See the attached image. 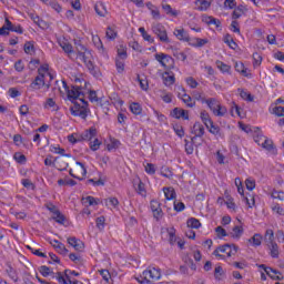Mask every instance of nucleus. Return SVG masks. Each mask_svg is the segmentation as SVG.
<instances>
[{"label": "nucleus", "instance_id": "obj_23", "mask_svg": "<svg viewBox=\"0 0 284 284\" xmlns=\"http://www.w3.org/2000/svg\"><path fill=\"white\" fill-rule=\"evenodd\" d=\"M263 242V235L255 233L251 239H248V243L253 245V247H260Z\"/></svg>", "mask_w": 284, "mask_h": 284}, {"label": "nucleus", "instance_id": "obj_11", "mask_svg": "<svg viewBox=\"0 0 284 284\" xmlns=\"http://www.w3.org/2000/svg\"><path fill=\"white\" fill-rule=\"evenodd\" d=\"M171 116L173 119H183L184 121H187L190 119V113L186 110H184V109L174 108L171 111Z\"/></svg>", "mask_w": 284, "mask_h": 284}, {"label": "nucleus", "instance_id": "obj_9", "mask_svg": "<svg viewBox=\"0 0 284 284\" xmlns=\"http://www.w3.org/2000/svg\"><path fill=\"white\" fill-rule=\"evenodd\" d=\"M192 134H194V136L191 138V141H196V139L205 134V126H203L201 122H195L192 129Z\"/></svg>", "mask_w": 284, "mask_h": 284}, {"label": "nucleus", "instance_id": "obj_22", "mask_svg": "<svg viewBox=\"0 0 284 284\" xmlns=\"http://www.w3.org/2000/svg\"><path fill=\"white\" fill-rule=\"evenodd\" d=\"M163 192L166 201H174V199H176V191H174V187H163Z\"/></svg>", "mask_w": 284, "mask_h": 284}, {"label": "nucleus", "instance_id": "obj_21", "mask_svg": "<svg viewBox=\"0 0 284 284\" xmlns=\"http://www.w3.org/2000/svg\"><path fill=\"white\" fill-rule=\"evenodd\" d=\"M94 10L99 17H105V14H108V9L103 2H97Z\"/></svg>", "mask_w": 284, "mask_h": 284}, {"label": "nucleus", "instance_id": "obj_6", "mask_svg": "<svg viewBox=\"0 0 284 284\" xmlns=\"http://www.w3.org/2000/svg\"><path fill=\"white\" fill-rule=\"evenodd\" d=\"M153 34L158 37L159 41L161 43H170V37H168V29H165V26L161 23H153L151 28Z\"/></svg>", "mask_w": 284, "mask_h": 284}, {"label": "nucleus", "instance_id": "obj_42", "mask_svg": "<svg viewBox=\"0 0 284 284\" xmlns=\"http://www.w3.org/2000/svg\"><path fill=\"white\" fill-rule=\"evenodd\" d=\"M185 141V152L186 154H194V143H196V140L192 141H187V140H184Z\"/></svg>", "mask_w": 284, "mask_h": 284}, {"label": "nucleus", "instance_id": "obj_63", "mask_svg": "<svg viewBox=\"0 0 284 284\" xmlns=\"http://www.w3.org/2000/svg\"><path fill=\"white\" fill-rule=\"evenodd\" d=\"M106 38L111 39V40L116 39V31H114V29H112V27L106 28Z\"/></svg>", "mask_w": 284, "mask_h": 284}, {"label": "nucleus", "instance_id": "obj_33", "mask_svg": "<svg viewBox=\"0 0 284 284\" xmlns=\"http://www.w3.org/2000/svg\"><path fill=\"white\" fill-rule=\"evenodd\" d=\"M115 68L119 72V74H122V72L125 71V60L121 58H115Z\"/></svg>", "mask_w": 284, "mask_h": 284}, {"label": "nucleus", "instance_id": "obj_34", "mask_svg": "<svg viewBox=\"0 0 284 284\" xmlns=\"http://www.w3.org/2000/svg\"><path fill=\"white\" fill-rule=\"evenodd\" d=\"M258 267H260V270H264V272H265V274H267V276H271V273L281 275V272L278 270L266 266L265 264H260Z\"/></svg>", "mask_w": 284, "mask_h": 284}, {"label": "nucleus", "instance_id": "obj_12", "mask_svg": "<svg viewBox=\"0 0 284 284\" xmlns=\"http://www.w3.org/2000/svg\"><path fill=\"white\" fill-rule=\"evenodd\" d=\"M173 34L179 41H183L184 43H190L191 41L190 33L185 29H175Z\"/></svg>", "mask_w": 284, "mask_h": 284}, {"label": "nucleus", "instance_id": "obj_43", "mask_svg": "<svg viewBox=\"0 0 284 284\" xmlns=\"http://www.w3.org/2000/svg\"><path fill=\"white\" fill-rule=\"evenodd\" d=\"M44 207H45L51 214H53V216H54V214H57V213L60 212V211H59V207H57V205H54V203H52V202H47V203L44 204Z\"/></svg>", "mask_w": 284, "mask_h": 284}, {"label": "nucleus", "instance_id": "obj_16", "mask_svg": "<svg viewBox=\"0 0 284 284\" xmlns=\"http://www.w3.org/2000/svg\"><path fill=\"white\" fill-rule=\"evenodd\" d=\"M155 59L163 68H168V63L172 61V57L165 53H156Z\"/></svg>", "mask_w": 284, "mask_h": 284}, {"label": "nucleus", "instance_id": "obj_32", "mask_svg": "<svg viewBox=\"0 0 284 284\" xmlns=\"http://www.w3.org/2000/svg\"><path fill=\"white\" fill-rule=\"evenodd\" d=\"M271 251L272 258H278V244L276 242H272L267 244Z\"/></svg>", "mask_w": 284, "mask_h": 284}, {"label": "nucleus", "instance_id": "obj_58", "mask_svg": "<svg viewBox=\"0 0 284 284\" xmlns=\"http://www.w3.org/2000/svg\"><path fill=\"white\" fill-rule=\"evenodd\" d=\"M129 48H132L135 52H143V47L134 40L129 42Z\"/></svg>", "mask_w": 284, "mask_h": 284}, {"label": "nucleus", "instance_id": "obj_4", "mask_svg": "<svg viewBox=\"0 0 284 284\" xmlns=\"http://www.w3.org/2000/svg\"><path fill=\"white\" fill-rule=\"evenodd\" d=\"M239 252V246L235 244H224L222 246H219L214 252L213 256H216L217 258H225L226 256H234Z\"/></svg>", "mask_w": 284, "mask_h": 284}, {"label": "nucleus", "instance_id": "obj_59", "mask_svg": "<svg viewBox=\"0 0 284 284\" xmlns=\"http://www.w3.org/2000/svg\"><path fill=\"white\" fill-rule=\"evenodd\" d=\"M262 61H263V58L261 57V54H258V52L253 53V65H254V68L261 65Z\"/></svg>", "mask_w": 284, "mask_h": 284}, {"label": "nucleus", "instance_id": "obj_29", "mask_svg": "<svg viewBox=\"0 0 284 284\" xmlns=\"http://www.w3.org/2000/svg\"><path fill=\"white\" fill-rule=\"evenodd\" d=\"M54 163H58L60 165V168L58 169L60 172H64V170H68V162L65 161V159L61 158V156H57L54 158Z\"/></svg>", "mask_w": 284, "mask_h": 284}, {"label": "nucleus", "instance_id": "obj_1", "mask_svg": "<svg viewBox=\"0 0 284 284\" xmlns=\"http://www.w3.org/2000/svg\"><path fill=\"white\" fill-rule=\"evenodd\" d=\"M161 280V268L149 267L136 278L140 284H152V281Z\"/></svg>", "mask_w": 284, "mask_h": 284}, {"label": "nucleus", "instance_id": "obj_27", "mask_svg": "<svg viewBox=\"0 0 284 284\" xmlns=\"http://www.w3.org/2000/svg\"><path fill=\"white\" fill-rule=\"evenodd\" d=\"M223 41L229 45V48H231V50H236V48H239V44L234 42V38H232L230 33L224 37Z\"/></svg>", "mask_w": 284, "mask_h": 284}, {"label": "nucleus", "instance_id": "obj_47", "mask_svg": "<svg viewBox=\"0 0 284 284\" xmlns=\"http://www.w3.org/2000/svg\"><path fill=\"white\" fill-rule=\"evenodd\" d=\"M50 65L49 64H42L38 69V75L43 77L45 79V74L49 73Z\"/></svg>", "mask_w": 284, "mask_h": 284}, {"label": "nucleus", "instance_id": "obj_60", "mask_svg": "<svg viewBox=\"0 0 284 284\" xmlns=\"http://www.w3.org/2000/svg\"><path fill=\"white\" fill-rule=\"evenodd\" d=\"M173 205H174L175 212H183V210H185V203H183V202L175 200Z\"/></svg>", "mask_w": 284, "mask_h": 284}, {"label": "nucleus", "instance_id": "obj_26", "mask_svg": "<svg viewBox=\"0 0 284 284\" xmlns=\"http://www.w3.org/2000/svg\"><path fill=\"white\" fill-rule=\"evenodd\" d=\"M200 119L202 123H204L205 128H210V124H212V118H210V113L207 111H201Z\"/></svg>", "mask_w": 284, "mask_h": 284}, {"label": "nucleus", "instance_id": "obj_35", "mask_svg": "<svg viewBox=\"0 0 284 284\" xmlns=\"http://www.w3.org/2000/svg\"><path fill=\"white\" fill-rule=\"evenodd\" d=\"M130 110L132 114L139 115L143 112V108L139 104V102H133L130 104Z\"/></svg>", "mask_w": 284, "mask_h": 284}, {"label": "nucleus", "instance_id": "obj_30", "mask_svg": "<svg viewBox=\"0 0 284 284\" xmlns=\"http://www.w3.org/2000/svg\"><path fill=\"white\" fill-rule=\"evenodd\" d=\"M186 225L192 230H199V227H201V221H199L196 217H190L186 222Z\"/></svg>", "mask_w": 284, "mask_h": 284}, {"label": "nucleus", "instance_id": "obj_56", "mask_svg": "<svg viewBox=\"0 0 284 284\" xmlns=\"http://www.w3.org/2000/svg\"><path fill=\"white\" fill-rule=\"evenodd\" d=\"M99 273L102 276L103 281H105V283H110V280L112 278V275L110 274V271L100 270Z\"/></svg>", "mask_w": 284, "mask_h": 284}, {"label": "nucleus", "instance_id": "obj_50", "mask_svg": "<svg viewBox=\"0 0 284 284\" xmlns=\"http://www.w3.org/2000/svg\"><path fill=\"white\" fill-rule=\"evenodd\" d=\"M244 201L246 205H248V207H253L254 205H256V200L254 199V195L250 193L247 194V196H244Z\"/></svg>", "mask_w": 284, "mask_h": 284}, {"label": "nucleus", "instance_id": "obj_48", "mask_svg": "<svg viewBox=\"0 0 284 284\" xmlns=\"http://www.w3.org/2000/svg\"><path fill=\"white\" fill-rule=\"evenodd\" d=\"M265 241L268 243H274V231L272 229H267L264 236Z\"/></svg>", "mask_w": 284, "mask_h": 284}, {"label": "nucleus", "instance_id": "obj_64", "mask_svg": "<svg viewBox=\"0 0 284 284\" xmlns=\"http://www.w3.org/2000/svg\"><path fill=\"white\" fill-rule=\"evenodd\" d=\"M272 199H277L278 201H284V192L283 191H273Z\"/></svg>", "mask_w": 284, "mask_h": 284}, {"label": "nucleus", "instance_id": "obj_8", "mask_svg": "<svg viewBox=\"0 0 284 284\" xmlns=\"http://www.w3.org/2000/svg\"><path fill=\"white\" fill-rule=\"evenodd\" d=\"M97 128L91 126L89 130H85L79 135V141H90L92 139H97Z\"/></svg>", "mask_w": 284, "mask_h": 284}, {"label": "nucleus", "instance_id": "obj_44", "mask_svg": "<svg viewBox=\"0 0 284 284\" xmlns=\"http://www.w3.org/2000/svg\"><path fill=\"white\" fill-rule=\"evenodd\" d=\"M97 223V227L98 230H100V232H103V230H105V216H99L95 220Z\"/></svg>", "mask_w": 284, "mask_h": 284}, {"label": "nucleus", "instance_id": "obj_3", "mask_svg": "<svg viewBox=\"0 0 284 284\" xmlns=\"http://www.w3.org/2000/svg\"><path fill=\"white\" fill-rule=\"evenodd\" d=\"M81 104L79 102H73V106L70 108V112L72 116H80L81 119H88V112H90V109H88V101L85 99H80Z\"/></svg>", "mask_w": 284, "mask_h": 284}, {"label": "nucleus", "instance_id": "obj_41", "mask_svg": "<svg viewBox=\"0 0 284 284\" xmlns=\"http://www.w3.org/2000/svg\"><path fill=\"white\" fill-rule=\"evenodd\" d=\"M235 71L240 72V74H243L244 77H247V69L245 68V64H243V62L235 63Z\"/></svg>", "mask_w": 284, "mask_h": 284}, {"label": "nucleus", "instance_id": "obj_36", "mask_svg": "<svg viewBox=\"0 0 284 284\" xmlns=\"http://www.w3.org/2000/svg\"><path fill=\"white\" fill-rule=\"evenodd\" d=\"M52 220L55 221V223H59V225L65 224V215L59 211L57 214L52 215Z\"/></svg>", "mask_w": 284, "mask_h": 284}, {"label": "nucleus", "instance_id": "obj_19", "mask_svg": "<svg viewBox=\"0 0 284 284\" xmlns=\"http://www.w3.org/2000/svg\"><path fill=\"white\" fill-rule=\"evenodd\" d=\"M53 243H57V245H53L54 250L62 256H68L69 250H67L65 244L59 242L58 240H54Z\"/></svg>", "mask_w": 284, "mask_h": 284}, {"label": "nucleus", "instance_id": "obj_14", "mask_svg": "<svg viewBox=\"0 0 284 284\" xmlns=\"http://www.w3.org/2000/svg\"><path fill=\"white\" fill-rule=\"evenodd\" d=\"M162 234H165L166 239H169L170 245H176V230L174 227L165 229Z\"/></svg>", "mask_w": 284, "mask_h": 284}, {"label": "nucleus", "instance_id": "obj_25", "mask_svg": "<svg viewBox=\"0 0 284 284\" xmlns=\"http://www.w3.org/2000/svg\"><path fill=\"white\" fill-rule=\"evenodd\" d=\"M163 83L166 87L174 85L176 78H174V74L170 75L169 72H164L163 77Z\"/></svg>", "mask_w": 284, "mask_h": 284}, {"label": "nucleus", "instance_id": "obj_18", "mask_svg": "<svg viewBox=\"0 0 284 284\" xmlns=\"http://www.w3.org/2000/svg\"><path fill=\"white\" fill-rule=\"evenodd\" d=\"M244 12H247V7L243 4L237 6L233 11L232 19H241Z\"/></svg>", "mask_w": 284, "mask_h": 284}, {"label": "nucleus", "instance_id": "obj_20", "mask_svg": "<svg viewBox=\"0 0 284 284\" xmlns=\"http://www.w3.org/2000/svg\"><path fill=\"white\" fill-rule=\"evenodd\" d=\"M195 6H197L200 12H205L212 6V2L207 0H196Z\"/></svg>", "mask_w": 284, "mask_h": 284}, {"label": "nucleus", "instance_id": "obj_62", "mask_svg": "<svg viewBox=\"0 0 284 284\" xmlns=\"http://www.w3.org/2000/svg\"><path fill=\"white\" fill-rule=\"evenodd\" d=\"M272 111L275 116H284V106H273Z\"/></svg>", "mask_w": 284, "mask_h": 284}, {"label": "nucleus", "instance_id": "obj_55", "mask_svg": "<svg viewBox=\"0 0 284 284\" xmlns=\"http://www.w3.org/2000/svg\"><path fill=\"white\" fill-rule=\"evenodd\" d=\"M21 183H22L23 187H26L27 190H34L37 187L30 179H23L21 181Z\"/></svg>", "mask_w": 284, "mask_h": 284}, {"label": "nucleus", "instance_id": "obj_2", "mask_svg": "<svg viewBox=\"0 0 284 284\" xmlns=\"http://www.w3.org/2000/svg\"><path fill=\"white\" fill-rule=\"evenodd\" d=\"M77 59H80V61H83L90 74H92L93 77H99V70L97 69V65H94V62L92 61V52L90 50L84 51V53H80L79 55H77Z\"/></svg>", "mask_w": 284, "mask_h": 284}, {"label": "nucleus", "instance_id": "obj_10", "mask_svg": "<svg viewBox=\"0 0 284 284\" xmlns=\"http://www.w3.org/2000/svg\"><path fill=\"white\" fill-rule=\"evenodd\" d=\"M181 92H179L178 98L181 99L183 101V103H185V105L187 108H194V105H196V102H194L192 100V97H190V94L185 93V89L184 88H180Z\"/></svg>", "mask_w": 284, "mask_h": 284}, {"label": "nucleus", "instance_id": "obj_24", "mask_svg": "<svg viewBox=\"0 0 284 284\" xmlns=\"http://www.w3.org/2000/svg\"><path fill=\"white\" fill-rule=\"evenodd\" d=\"M204 103H206L207 108H210V110L213 111V114L219 109V105H221V103H219V101L215 98H210Z\"/></svg>", "mask_w": 284, "mask_h": 284}, {"label": "nucleus", "instance_id": "obj_49", "mask_svg": "<svg viewBox=\"0 0 284 284\" xmlns=\"http://www.w3.org/2000/svg\"><path fill=\"white\" fill-rule=\"evenodd\" d=\"M135 190L141 196H145V194H148L145 191V183H143L141 180H139L138 187Z\"/></svg>", "mask_w": 284, "mask_h": 284}, {"label": "nucleus", "instance_id": "obj_37", "mask_svg": "<svg viewBox=\"0 0 284 284\" xmlns=\"http://www.w3.org/2000/svg\"><path fill=\"white\" fill-rule=\"evenodd\" d=\"M196 43H190L192 48H203V45H207L210 43L209 39H201V38H195Z\"/></svg>", "mask_w": 284, "mask_h": 284}, {"label": "nucleus", "instance_id": "obj_52", "mask_svg": "<svg viewBox=\"0 0 284 284\" xmlns=\"http://www.w3.org/2000/svg\"><path fill=\"white\" fill-rule=\"evenodd\" d=\"M39 272L42 276H44V278L50 276V274H54V272H51L50 267L45 265L40 266Z\"/></svg>", "mask_w": 284, "mask_h": 284}, {"label": "nucleus", "instance_id": "obj_61", "mask_svg": "<svg viewBox=\"0 0 284 284\" xmlns=\"http://www.w3.org/2000/svg\"><path fill=\"white\" fill-rule=\"evenodd\" d=\"M83 203H87L88 205H99V202L97 201V199L90 195L83 199Z\"/></svg>", "mask_w": 284, "mask_h": 284}, {"label": "nucleus", "instance_id": "obj_13", "mask_svg": "<svg viewBox=\"0 0 284 284\" xmlns=\"http://www.w3.org/2000/svg\"><path fill=\"white\" fill-rule=\"evenodd\" d=\"M69 245L73 247L77 252H83V248L85 247V244H83V241L77 239L75 236L68 239Z\"/></svg>", "mask_w": 284, "mask_h": 284}, {"label": "nucleus", "instance_id": "obj_17", "mask_svg": "<svg viewBox=\"0 0 284 284\" xmlns=\"http://www.w3.org/2000/svg\"><path fill=\"white\" fill-rule=\"evenodd\" d=\"M6 23L9 26V32H17V34H23V28L20 24H13L10 19L6 18Z\"/></svg>", "mask_w": 284, "mask_h": 284}, {"label": "nucleus", "instance_id": "obj_40", "mask_svg": "<svg viewBox=\"0 0 284 284\" xmlns=\"http://www.w3.org/2000/svg\"><path fill=\"white\" fill-rule=\"evenodd\" d=\"M162 9L164 10L165 14H170V17H178L179 12L172 9L170 4H162Z\"/></svg>", "mask_w": 284, "mask_h": 284}, {"label": "nucleus", "instance_id": "obj_53", "mask_svg": "<svg viewBox=\"0 0 284 284\" xmlns=\"http://www.w3.org/2000/svg\"><path fill=\"white\" fill-rule=\"evenodd\" d=\"M216 65L221 72H226L229 74L230 70H232V67L229 64H225L224 62L217 61Z\"/></svg>", "mask_w": 284, "mask_h": 284}, {"label": "nucleus", "instance_id": "obj_38", "mask_svg": "<svg viewBox=\"0 0 284 284\" xmlns=\"http://www.w3.org/2000/svg\"><path fill=\"white\" fill-rule=\"evenodd\" d=\"M192 97L195 101H201V103H205L207 99H205V93L200 91H193Z\"/></svg>", "mask_w": 284, "mask_h": 284}, {"label": "nucleus", "instance_id": "obj_54", "mask_svg": "<svg viewBox=\"0 0 284 284\" xmlns=\"http://www.w3.org/2000/svg\"><path fill=\"white\" fill-rule=\"evenodd\" d=\"M215 116H225L227 114V108L219 104L217 109L214 112Z\"/></svg>", "mask_w": 284, "mask_h": 284}, {"label": "nucleus", "instance_id": "obj_39", "mask_svg": "<svg viewBox=\"0 0 284 284\" xmlns=\"http://www.w3.org/2000/svg\"><path fill=\"white\" fill-rule=\"evenodd\" d=\"M262 148L264 150H267V152H272V150H274V142L270 139H264V141L262 142Z\"/></svg>", "mask_w": 284, "mask_h": 284}, {"label": "nucleus", "instance_id": "obj_7", "mask_svg": "<svg viewBox=\"0 0 284 284\" xmlns=\"http://www.w3.org/2000/svg\"><path fill=\"white\" fill-rule=\"evenodd\" d=\"M45 85V78L43 75H37L30 83L29 90L31 92H37V90H41Z\"/></svg>", "mask_w": 284, "mask_h": 284}, {"label": "nucleus", "instance_id": "obj_45", "mask_svg": "<svg viewBox=\"0 0 284 284\" xmlns=\"http://www.w3.org/2000/svg\"><path fill=\"white\" fill-rule=\"evenodd\" d=\"M231 236L233 239H239L240 236H243V227L242 226H234Z\"/></svg>", "mask_w": 284, "mask_h": 284}, {"label": "nucleus", "instance_id": "obj_5", "mask_svg": "<svg viewBox=\"0 0 284 284\" xmlns=\"http://www.w3.org/2000/svg\"><path fill=\"white\" fill-rule=\"evenodd\" d=\"M63 83V88L64 90H67V97L69 99V101H71V103H77V99H79V101H81V97H83V88L79 87V85H73L71 89L70 87H68V83H65V81H62Z\"/></svg>", "mask_w": 284, "mask_h": 284}, {"label": "nucleus", "instance_id": "obj_46", "mask_svg": "<svg viewBox=\"0 0 284 284\" xmlns=\"http://www.w3.org/2000/svg\"><path fill=\"white\" fill-rule=\"evenodd\" d=\"M7 274L14 283L19 282V275H17V271L12 266L7 270Z\"/></svg>", "mask_w": 284, "mask_h": 284}, {"label": "nucleus", "instance_id": "obj_51", "mask_svg": "<svg viewBox=\"0 0 284 284\" xmlns=\"http://www.w3.org/2000/svg\"><path fill=\"white\" fill-rule=\"evenodd\" d=\"M161 176H164V179H172L174 176V173L170 170V168H162L161 169Z\"/></svg>", "mask_w": 284, "mask_h": 284}, {"label": "nucleus", "instance_id": "obj_57", "mask_svg": "<svg viewBox=\"0 0 284 284\" xmlns=\"http://www.w3.org/2000/svg\"><path fill=\"white\" fill-rule=\"evenodd\" d=\"M55 278L60 284H70V281L68 280V277L63 276L62 272H58Z\"/></svg>", "mask_w": 284, "mask_h": 284}, {"label": "nucleus", "instance_id": "obj_28", "mask_svg": "<svg viewBox=\"0 0 284 284\" xmlns=\"http://www.w3.org/2000/svg\"><path fill=\"white\" fill-rule=\"evenodd\" d=\"M116 59H122V61H125V59H128V48H125V45H119Z\"/></svg>", "mask_w": 284, "mask_h": 284}, {"label": "nucleus", "instance_id": "obj_15", "mask_svg": "<svg viewBox=\"0 0 284 284\" xmlns=\"http://www.w3.org/2000/svg\"><path fill=\"white\" fill-rule=\"evenodd\" d=\"M75 168H74V172H75V176H81L80 179H85V176L88 175V169H85V164H83V162H75Z\"/></svg>", "mask_w": 284, "mask_h": 284}, {"label": "nucleus", "instance_id": "obj_31", "mask_svg": "<svg viewBox=\"0 0 284 284\" xmlns=\"http://www.w3.org/2000/svg\"><path fill=\"white\" fill-rule=\"evenodd\" d=\"M211 134L214 136H221V128L219 125L214 124V121L209 124V128H206Z\"/></svg>", "mask_w": 284, "mask_h": 284}]
</instances>
